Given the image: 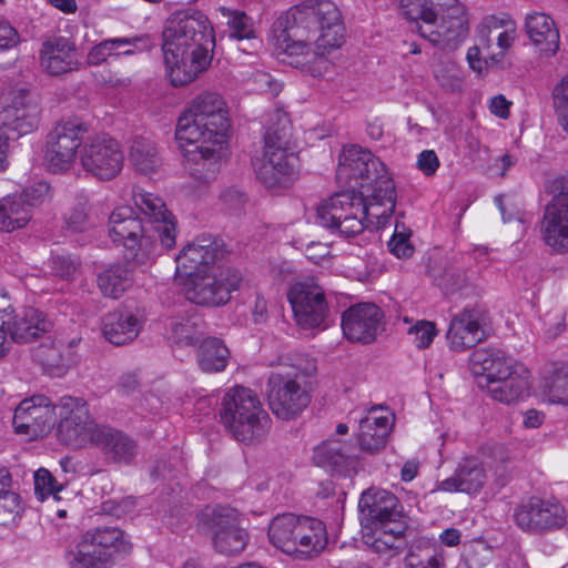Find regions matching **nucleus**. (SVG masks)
I'll return each mask as SVG.
<instances>
[{
    "label": "nucleus",
    "instance_id": "1",
    "mask_svg": "<svg viewBox=\"0 0 568 568\" xmlns=\"http://www.w3.org/2000/svg\"><path fill=\"white\" fill-rule=\"evenodd\" d=\"M162 37L164 65L174 87L186 85L207 70L212 62L215 37L203 12L186 9L172 13Z\"/></svg>",
    "mask_w": 568,
    "mask_h": 568
},
{
    "label": "nucleus",
    "instance_id": "2",
    "mask_svg": "<svg viewBox=\"0 0 568 568\" xmlns=\"http://www.w3.org/2000/svg\"><path fill=\"white\" fill-rule=\"evenodd\" d=\"M134 202L148 221L143 223L131 207H118L109 217V233L113 242L123 244L126 261L142 266L151 260L156 241L164 248L175 245L176 221L163 200L153 193L140 191L134 194Z\"/></svg>",
    "mask_w": 568,
    "mask_h": 568
},
{
    "label": "nucleus",
    "instance_id": "3",
    "mask_svg": "<svg viewBox=\"0 0 568 568\" xmlns=\"http://www.w3.org/2000/svg\"><path fill=\"white\" fill-rule=\"evenodd\" d=\"M276 47L285 53L335 49L344 39V24L336 4L329 0H308L287 10L273 24Z\"/></svg>",
    "mask_w": 568,
    "mask_h": 568
},
{
    "label": "nucleus",
    "instance_id": "4",
    "mask_svg": "<svg viewBox=\"0 0 568 568\" xmlns=\"http://www.w3.org/2000/svg\"><path fill=\"white\" fill-rule=\"evenodd\" d=\"M230 129L224 99L213 92L196 95L179 118L175 138L185 156L195 164H205L220 156Z\"/></svg>",
    "mask_w": 568,
    "mask_h": 568
},
{
    "label": "nucleus",
    "instance_id": "5",
    "mask_svg": "<svg viewBox=\"0 0 568 568\" xmlns=\"http://www.w3.org/2000/svg\"><path fill=\"white\" fill-rule=\"evenodd\" d=\"M404 17L416 22L419 34L442 49L454 50L467 38L468 14L458 0H400Z\"/></svg>",
    "mask_w": 568,
    "mask_h": 568
},
{
    "label": "nucleus",
    "instance_id": "6",
    "mask_svg": "<svg viewBox=\"0 0 568 568\" xmlns=\"http://www.w3.org/2000/svg\"><path fill=\"white\" fill-rule=\"evenodd\" d=\"M469 362L473 373L479 377V387L494 400L510 405L529 395L528 368L503 351L479 348L471 353Z\"/></svg>",
    "mask_w": 568,
    "mask_h": 568
},
{
    "label": "nucleus",
    "instance_id": "7",
    "mask_svg": "<svg viewBox=\"0 0 568 568\" xmlns=\"http://www.w3.org/2000/svg\"><path fill=\"white\" fill-rule=\"evenodd\" d=\"M315 371L313 361L297 358L292 365L281 366L271 373L267 379V399L277 418L293 419L308 406V378Z\"/></svg>",
    "mask_w": 568,
    "mask_h": 568
},
{
    "label": "nucleus",
    "instance_id": "8",
    "mask_svg": "<svg viewBox=\"0 0 568 568\" xmlns=\"http://www.w3.org/2000/svg\"><path fill=\"white\" fill-rule=\"evenodd\" d=\"M268 538L283 552L301 559L318 556L328 541L321 520L294 514L276 516L270 524Z\"/></svg>",
    "mask_w": 568,
    "mask_h": 568
},
{
    "label": "nucleus",
    "instance_id": "9",
    "mask_svg": "<svg viewBox=\"0 0 568 568\" xmlns=\"http://www.w3.org/2000/svg\"><path fill=\"white\" fill-rule=\"evenodd\" d=\"M131 547L123 530L95 527L71 540L63 559L68 568H109L118 554H126Z\"/></svg>",
    "mask_w": 568,
    "mask_h": 568
},
{
    "label": "nucleus",
    "instance_id": "10",
    "mask_svg": "<svg viewBox=\"0 0 568 568\" xmlns=\"http://www.w3.org/2000/svg\"><path fill=\"white\" fill-rule=\"evenodd\" d=\"M220 416L234 438L245 444L263 438L271 423L257 395L243 386H236L224 395Z\"/></svg>",
    "mask_w": 568,
    "mask_h": 568
},
{
    "label": "nucleus",
    "instance_id": "11",
    "mask_svg": "<svg viewBox=\"0 0 568 568\" xmlns=\"http://www.w3.org/2000/svg\"><path fill=\"white\" fill-rule=\"evenodd\" d=\"M240 513L230 506H206L197 514V528L211 536L213 548L224 556L242 552L250 539Z\"/></svg>",
    "mask_w": 568,
    "mask_h": 568
},
{
    "label": "nucleus",
    "instance_id": "12",
    "mask_svg": "<svg viewBox=\"0 0 568 568\" xmlns=\"http://www.w3.org/2000/svg\"><path fill=\"white\" fill-rule=\"evenodd\" d=\"M363 191H343L323 201L316 209V223L344 236H355L365 230Z\"/></svg>",
    "mask_w": 568,
    "mask_h": 568
},
{
    "label": "nucleus",
    "instance_id": "13",
    "mask_svg": "<svg viewBox=\"0 0 568 568\" xmlns=\"http://www.w3.org/2000/svg\"><path fill=\"white\" fill-rule=\"evenodd\" d=\"M88 133V124L80 119L58 122L47 138L44 159L49 170L54 173L69 171L75 160H80Z\"/></svg>",
    "mask_w": 568,
    "mask_h": 568
},
{
    "label": "nucleus",
    "instance_id": "14",
    "mask_svg": "<svg viewBox=\"0 0 568 568\" xmlns=\"http://www.w3.org/2000/svg\"><path fill=\"white\" fill-rule=\"evenodd\" d=\"M242 275L232 268H213L187 277L186 298L199 305L220 306L226 304L232 292L239 290Z\"/></svg>",
    "mask_w": 568,
    "mask_h": 568
},
{
    "label": "nucleus",
    "instance_id": "15",
    "mask_svg": "<svg viewBox=\"0 0 568 568\" xmlns=\"http://www.w3.org/2000/svg\"><path fill=\"white\" fill-rule=\"evenodd\" d=\"M547 189L554 196L544 209L541 239L554 253L565 254L568 253V178L554 179Z\"/></svg>",
    "mask_w": 568,
    "mask_h": 568
},
{
    "label": "nucleus",
    "instance_id": "16",
    "mask_svg": "<svg viewBox=\"0 0 568 568\" xmlns=\"http://www.w3.org/2000/svg\"><path fill=\"white\" fill-rule=\"evenodd\" d=\"M57 436L63 444L80 448L92 444L101 426L91 419L82 398L63 397L58 405Z\"/></svg>",
    "mask_w": 568,
    "mask_h": 568
},
{
    "label": "nucleus",
    "instance_id": "17",
    "mask_svg": "<svg viewBox=\"0 0 568 568\" xmlns=\"http://www.w3.org/2000/svg\"><path fill=\"white\" fill-rule=\"evenodd\" d=\"M384 176H389L385 165L368 150L352 145L339 155L336 178L348 183L353 190L365 191L364 184L378 185Z\"/></svg>",
    "mask_w": 568,
    "mask_h": 568
},
{
    "label": "nucleus",
    "instance_id": "18",
    "mask_svg": "<svg viewBox=\"0 0 568 568\" xmlns=\"http://www.w3.org/2000/svg\"><path fill=\"white\" fill-rule=\"evenodd\" d=\"M123 152L108 134H89L80 151L81 166L100 180L115 178L123 166Z\"/></svg>",
    "mask_w": 568,
    "mask_h": 568
},
{
    "label": "nucleus",
    "instance_id": "19",
    "mask_svg": "<svg viewBox=\"0 0 568 568\" xmlns=\"http://www.w3.org/2000/svg\"><path fill=\"white\" fill-rule=\"evenodd\" d=\"M287 298L294 320L303 329L324 328L328 313L324 290L313 280L293 284Z\"/></svg>",
    "mask_w": 568,
    "mask_h": 568
},
{
    "label": "nucleus",
    "instance_id": "20",
    "mask_svg": "<svg viewBox=\"0 0 568 568\" xmlns=\"http://www.w3.org/2000/svg\"><path fill=\"white\" fill-rule=\"evenodd\" d=\"M58 405L44 395L22 399L14 409L12 425L19 435L38 438L48 434L57 419Z\"/></svg>",
    "mask_w": 568,
    "mask_h": 568
},
{
    "label": "nucleus",
    "instance_id": "21",
    "mask_svg": "<svg viewBox=\"0 0 568 568\" xmlns=\"http://www.w3.org/2000/svg\"><path fill=\"white\" fill-rule=\"evenodd\" d=\"M566 510L559 503L531 497L520 504L514 513L519 528L529 532L560 529L566 524Z\"/></svg>",
    "mask_w": 568,
    "mask_h": 568
},
{
    "label": "nucleus",
    "instance_id": "22",
    "mask_svg": "<svg viewBox=\"0 0 568 568\" xmlns=\"http://www.w3.org/2000/svg\"><path fill=\"white\" fill-rule=\"evenodd\" d=\"M361 524L366 528L403 520L397 497L384 489H367L358 501Z\"/></svg>",
    "mask_w": 568,
    "mask_h": 568
},
{
    "label": "nucleus",
    "instance_id": "23",
    "mask_svg": "<svg viewBox=\"0 0 568 568\" xmlns=\"http://www.w3.org/2000/svg\"><path fill=\"white\" fill-rule=\"evenodd\" d=\"M488 314L481 307L465 308L455 315L449 324L447 341L453 351L471 348L481 342L486 334Z\"/></svg>",
    "mask_w": 568,
    "mask_h": 568
},
{
    "label": "nucleus",
    "instance_id": "24",
    "mask_svg": "<svg viewBox=\"0 0 568 568\" xmlns=\"http://www.w3.org/2000/svg\"><path fill=\"white\" fill-rule=\"evenodd\" d=\"M256 178L271 191L284 190L291 186L298 173V156L296 153H263L255 166Z\"/></svg>",
    "mask_w": 568,
    "mask_h": 568
},
{
    "label": "nucleus",
    "instance_id": "25",
    "mask_svg": "<svg viewBox=\"0 0 568 568\" xmlns=\"http://www.w3.org/2000/svg\"><path fill=\"white\" fill-rule=\"evenodd\" d=\"M382 310L372 303H362L349 307L342 317L344 335L353 342H373L382 323Z\"/></svg>",
    "mask_w": 568,
    "mask_h": 568
},
{
    "label": "nucleus",
    "instance_id": "26",
    "mask_svg": "<svg viewBox=\"0 0 568 568\" xmlns=\"http://www.w3.org/2000/svg\"><path fill=\"white\" fill-rule=\"evenodd\" d=\"M365 229L383 227L390 219L396 203L395 184L390 176H384L378 185H365Z\"/></svg>",
    "mask_w": 568,
    "mask_h": 568
},
{
    "label": "nucleus",
    "instance_id": "27",
    "mask_svg": "<svg viewBox=\"0 0 568 568\" xmlns=\"http://www.w3.org/2000/svg\"><path fill=\"white\" fill-rule=\"evenodd\" d=\"M221 245L211 237H201L185 245L176 256V271L186 277L197 272L213 270L212 265L222 256Z\"/></svg>",
    "mask_w": 568,
    "mask_h": 568
},
{
    "label": "nucleus",
    "instance_id": "28",
    "mask_svg": "<svg viewBox=\"0 0 568 568\" xmlns=\"http://www.w3.org/2000/svg\"><path fill=\"white\" fill-rule=\"evenodd\" d=\"M38 123V104L24 92L16 95L12 102L0 111V128L7 133H17V136L32 132Z\"/></svg>",
    "mask_w": 568,
    "mask_h": 568
},
{
    "label": "nucleus",
    "instance_id": "29",
    "mask_svg": "<svg viewBox=\"0 0 568 568\" xmlns=\"http://www.w3.org/2000/svg\"><path fill=\"white\" fill-rule=\"evenodd\" d=\"M92 445L100 449L105 460L119 465H131L139 454V446L133 437L109 426H101Z\"/></svg>",
    "mask_w": 568,
    "mask_h": 568
},
{
    "label": "nucleus",
    "instance_id": "30",
    "mask_svg": "<svg viewBox=\"0 0 568 568\" xmlns=\"http://www.w3.org/2000/svg\"><path fill=\"white\" fill-rule=\"evenodd\" d=\"M40 63L47 73L54 77L77 71L81 65L74 44L63 37L50 39L42 44Z\"/></svg>",
    "mask_w": 568,
    "mask_h": 568
},
{
    "label": "nucleus",
    "instance_id": "31",
    "mask_svg": "<svg viewBox=\"0 0 568 568\" xmlns=\"http://www.w3.org/2000/svg\"><path fill=\"white\" fill-rule=\"evenodd\" d=\"M486 479L481 462L475 457H466L458 463L453 476L436 484L435 490L476 494L484 487Z\"/></svg>",
    "mask_w": 568,
    "mask_h": 568
},
{
    "label": "nucleus",
    "instance_id": "32",
    "mask_svg": "<svg viewBox=\"0 0 568 568\" xmlns=\"http://www.w3.org/2000/svg\"><path fill=\"white\" fill-rule=\"evenodd\" d=\"M53 323L47 315L33 307L24 308L8 323V331L12 341L29 343L50 334Z\"/></svg>",
    "mask_w": 568,
    "mask_h": 568
},
{
    "label": "nucleus",
    "instance_id": "33",
    "mask_svg": "<svg viewBox=\"0 0 568 568\" xmlns=\"http://www.w3.org/2000/svg\"><path fill=\"white\" fill-rule=\"evenodd\" d=\"M525 30L540 54L552 55L559 48V31L552 18L544 12L527 14Z\"/></svg>",
    "mask_w": 568,
    "mask_h": 568
},
{
    "label": "nucleus",
    "instance_id": "34",
    "mask_svg": "<svg viewBox=\"0 0 568 568\" xmlns=\"http://www.w3.org/2000/svg\"><path fill=\"white\" fill-rule=\"evenodd\" d=\"M141 328L140 320L129 311H114L103 318L102 333L106 341L114 345L131 343Z\"/></svg>",
    "mask_w": 568,
    "mask_h": 568
},
{
    "label": "nucleus",
    "instance_id": "35",
    "mask_svg": "<svg viewBox=\"0 0 568 568\" xmlns=\"http://www.w3.org/2000/svg\"><path fill=\"white\" fill-rule=\"evenodd\" d=\"M376 409L359 420L358 443L363 450L374 454L385 447L393 422L388 415L377 416Z\"/></svg>",
    "mask_w": 568,
    "mask_h": 568
},
{
    "label": "nucleus",
    "instance_id": "36",
    "mask_svg": "<svg viewBox=\"0 0 568 568\" xmlns=\"http://www.w3.org/2000/svg\"><path fill=\"white\" fill-rule=\"evenodd\" d=\"M445 551L430 539L419 537L412 540L405 556L406 568H444Z\"/></svg>",
    "mask_w": 568,
    "mask_h": 568
},
{
    "label": "nucleus",
    "instance_id": "37",
    "mask_svg": "<svg viewBox=\"0 0 568 568\" xmlns=\"http://www.w3.org/2000/svg\"><path fill=\"white\" fill-rule=\"evenodd\" d=\"M371 536H367V544L376 552L393 551L398 554L406 546L404 532L406 530V524L404 520L384 524L376 527L368 528Z\"/></svg>",
    "mask_w": 568,
    "mask_h": 568
},
{
    "label": "nucleus",
    "instance_id": "38",
    "mask_svg": "<svg viewBox=\"0 0 568 568\" xmlns=\"http://www.w3.org/2000/svg\"><path fill=\"white\" fill-rule=\"evenodd\" d=\"M291 136L290 119L284 113L275 112L266 126L263 153H295L290 146Z\"/></svg>",
    "mask_w": 568,
    "mask_h": 568
},
{
    "label": "nucleus",
    "instance_id": "39",
    "mask_svg": "<svg viewBox=\"0 0 568 568\" xmlns=\"http://www.w3.org/2000/svg\"><path fill=\"white\" fill-rule=\"evenodd\" d=\"M229 348L216 337L205 338L199 348V365L206 373L224 371L229 363Z\"/></svg>",
    "mask_w": 568,
    "mask_h": 568
},
{
    "label": "nucleus",
    "instance_id": "40",
    "mask_svg": "<svg viewBox=\"0 0 568 568\" xmlns=\"http://www.w3.org/2000/svg\"><path fill=\"white\" fill-rule=\"evenodd\" d=\"M43 338L44 341L34 351L33 357L50 373L57 371L60 374L69 365L70 354L64 352V344L55 343L50 334Z\"/></svg>",
    "mask_w": 568,
    "mask_h": 568
},
{
    "label": "nucleus",
    "instance_id": "41",
    "mask_svg": "<svg viewBox=\"0 0 568 568\" xmlns=\"http://www.w3.org/2000/svg\"><path fill=\"white\" fill-rule=\"evenodd\" d=\"M129 159L136 171L149 174L161 165V159L153 141L138 136L132 141Z\"/></svg>",
    "mask_w": 568,
    "mask_h": 568
},
{
    "label": "nucleus",
    "instance_id": "42",
    "mask_svg": "<svg viewBox=\"0 0 568 568\" xmlns=\"http://www.w3.org/2000/svg\"><path fill=\"white\" fill-rule=\"evenodd\" d=\"M131 285L130 271L121 264L110 266L98 276V286L108 297L119 298Z\"/></svg>",
    "mask_w": 568,
    "mask_h": 568
},
{
    "label": "nucleus",
    "instance_id": "43",
    "mask_svg": "<svg viewBox=\"0 0 568 568\" xmlns=\"http://www.w3.org/2000/svg\"><path fill=\"white\" fill-rule=\"evenodd\" d=\"M31 219L29 206L18 196L0 201V231L12 232L23 227Z\"/></svg>",
    "mask_w": 568,
    "mask_h": 568
},
{
    "label": "nucleus",
    "instance_id": "44",
    "mask_svg": "<svg viewBox=\"0 0 568 568\" xmlns=\"http://www.w3.org/2000/svg\"><path fill=\"white\" fill-rule=\"evenodd\" d=\"M349 456L348 445L328 439L315 448L313 459L318 466L336 468L347 465Z\"/></svg>",
    "mask_w": 568,
    "mask_h": 568
},
{
    "label": "nucleus",
    "instance_id": "45",
    "mask_svg": "<svg viewBox=\"0 0 568 568\" xmlns=\"http://www.w3.org/2000/svg\"><path fill=\"white\" fill-rule=\"evenodd\" d=\"M219 11L226 20L225 23L229 28L230 37L236 40L254 39L255 29L254 22L244 11L220 7Z\"/></svg>",
    "mask_w": 568,
    "mask_h": 568
},
{
    "label": "nucleus",
    "instance_id": "46",
    "mask_svg": "<svg viewBox=\"0 0 568 568\" xmlns=\"http://www.w3.org/2000/svg\"><path fill=\"white\" fill-rule=\"evenodd\" d=\"M136 41H139L138 38H113L104 40L90 50L88 54L89 63L97 65L112 55H131L134 53L133 49L118 51L119 47H131L134 45Z\"/></svg>",
    "mask_w": 568,
    "mask_h": 568
},
{
    "label": "nucleus",
    "instance_id": "47",
    "mask_svg": "<svg viewBox=\"0 0 568 568\" xmlns=\"http://www.w3.org/2000/svg\"><path fill=\"white\" fill-rule=\"evenodd\" d=\"M434 74L440 87L447 91L460 92L464 88L463 72L453 61L437 64Z\"/></svg>",
    "mask_w": 568,
    "mask_h": 568
},
{
    "label": "nucleus",
    "instance_id": "48",
    "mask_svg": "<svg viewBox=\"0 0 568 568\" xmlns=\"http://www.w3.org/2000/svg\"><path fill=\"white\" fill-rule=\"evenodd\" d=\"M547 396L554 404L568 405V365L555 369L547 386Z\"/></svg>",
    "mask_w": 568,
    "mask_h": 568
},
{
    "label": "nucleus",
    "instance_id": "49",
    "mask_svg": "<svg viewBox=\"0 0 568 568\" xmlns=\"http://www.w3.org/2000/svg\"><path fill=\"white\" fill-rule=\"evenodd\" d=\"M62 489L63 485L58 484L57 479L48 469L40 468L34 473V491L40 500H44L50 495H52L55 500H59V493Z\"/></svg>",
    "mask_w": 568,
    "mask_h": 568
},
{
    "label": "nucleus",
    "instance_id": "50",
    "mask_svg": "<svg viewBox=\"0 0 568 568\" xmlns=\"http://www.w3.org/2000/svg\"><path fill=\"white\" fill-rule=\"evenodd\" d=\"M51 197V187L48 182L39 181L23 190V192L18 195L19 200L31 207L40 206Z\"/></svg>",
    "mask_w": 568,
    "mask_h": 568
},
{
    "label": "nucleus",
    "instance_id": "51",
    "mask_svg": "<svg viewBox=\"0 0 568 568\" xmlns=\"http://www.w3.org/2000/svg\"><path fill=\"white\" fill-rule=\"evenodd\" d=\"M409 232L405 227L404 224L396 223L395 232L388 242V247L390 252L397 257L406 258L413 255L414 247L408 241Z\"/></svg>",
    "mask_w": 568,
    "mask_h": 568
},
{
    "label": "nucleus",
    "instance_id": "52",
    "mask_svg": "<svg viewBox=\"0 0 568 568\" xmlns=\"http://www.w3.org/2000/svg\"><path fill=\"white\" fill-rule=\"evenodd\" d=\"M408 334L414 336V344L417 348L422 349L427 348L432 344L437 335V329L435 324L429 321H418L409 328Z\"/></svg>",
    "mask_w": 568,
    "mask_h": 568
},
{
    "label": "nucleus",
    "instance_id": "53",
    "mask_svg": "<svg viewBox=\"0 0 568 568\" xmlns=\"http://www.w3.org/2000/svg\"><path fill=\"white\" fill-rule=\"evenodd\" d=\"M136 501L133 497L109 499L102 504V510L116 518L123 517L134 510Z\"/></svg>",
    "mask_w": 568,
    "mask_h": 568
},
{
    "label": "nucleus",
    "instance_id": "54",
    "mask_svg": "<svg viewBox=\"0 0 568 568\" xmlns=\"http://www.w3.org/2000/svg\"><path fill=\"white\" fill-rule=\"evenodd\" d=\"M67 229L72 232H83L89 226L87 205L78 204L65 217Z\"/></svg>",
    "mask_w": 568,
    "mask_h": 568
},
{
    "label": "nucleus",
    "instance_id": "55",
    "mask_svg": "<svg viewBox=\"0 0 568 568\" xmlns=\"http://www.w3.org/2000/svg\"><path fill=\"white\" fill-rule=\"evenodd\" d=\"M19 41L18 31L7 20L0 18V53L12 49Z\"/></svg>",
    "mask_w": 568,
    "mask_h": 568
},
{
    "label": "nucleus",
    "instance_id": "56",
    "mask_svg": "<svg viewBox=\"0 0 568 568\" xmlns=\"http://www.w3.org/2000/svg\"><path fill=\"white\" fill-rule=\"evenodd\" d=\"M195 322L187 320L186 322H175L172 324V332L178 342L185 344H193L197 341L196 332L194 329Z\"/></svg>",
    "mask_w": 568,
    "mask_h": 568
},
{
    "label": "nucleus",
    "instance_id": "57",
    "mask_svg": "<svg viewBox=\"0 0 568 568\" xmlns=\"http://www.w3.org/2000/svg\"><path fill=\"white\" fill-rule=\"evenodd\" d=\"M554 106L557 114L568 113V75L552 91Z\"/></svg>",
    "mask_w": 568,
    "mask_h": 568
},
{
    "label": "nucleus",
    "instance_id": "58",
    "mask_svg": "<svg viewBox=\"0 0 568 568\" xmlns=\"http://www.w3.org/2000/svg\"><path fill=\"white\" fill-rule=\"evenodd\" d=\"M417 168L427 176L434 175L439 168V160L435 151H422L417 156Z\"/></svg>",
    "mask_w": 568,
    "mask_h": 568
},
{
    "label": "nucleus",
    "instance_id": "59",
    "mask_svg": "<svg viewBox=\"0 0 568 568\" xmlns=\"http://www.w3.org/2000/svg\"><path fill=\"white\" fill-rule=\"evenodd\" d=\"M220 200L230 210H239L246 202V196L242 191L234 187H230L221 193Z\"/></svg>",
    "mask_w": 568,
    "mask_h": 568
},
{
    "label": "nucleus",
    "instance_id": "60",
    "mask_svg": "<svg viewBox=\"0 0 568 568\" xmlns=\"http://www.w3.org/2000/svg\"><path fill=\"white\" fill-rule=\"evenodd\" d=\"M52 264L57 274L64 278H69L77 270L74 262L65 256L53 257Z\"/></svg>",
    "mask_w": 568,
    "mask_h": 568
},
{
    "label": "nucleus",
    "instance_id": "61",
    "mask_svg": "<svg viewBox=\"0 0 568 568\" xmlns=\"http://www.w3.org/2000/svg\"><path fill=\"white\" fill-rule=\"evenodd\" d=\"M510 102L501 94L490 100L489 110L493 114L500 119H507L509 115Z\"/></svg>",
    "mask_w": 568,
    "mask_h": 568
},
{
    "label": "nucleus",
    "instance_id": "62",
    "mask_svg": "<svg viewBox=\"0 0 568 568\" xmlns=\"http://www.w3.org/2000/svg\"><path fill=\"white\" fill-rule=\"evenodd\" d=\"M162 406H163L162 400L154 393L145 394L140 403L141 409L151 415L160 414Z\"/></svg>",
    "mask_w": 568,
    "mask_h": 568
},
{
    "label": "nucleus",
    "instance_id": "63",
    "mask_svg": "<svg viewBox=\"0 0 568 568\" xmlns=\"http://www.w3.org/2000/svg\"><path fill=\"white\" fill-rule=\"evenodd\" d=\"M462 532L456 528H447L439 535V540L444 546L456 547L460 544Z\"/></svg>",
    "mask_w": 568,
    "mask_h": 568
},
{
    "label": "nucleus",
    "instance_id": "64",
    "mask_svg": "<svg viewBox=\"0 0 568 568\" xmlns=\"http://www.w3.org/2000/svg\"><path fill=\"white\" fill-rule=\"evenodd\" d=\"M544 419L545 415L541 412L531 408L524 414L523 423L526 428H538L544 423Z\"/></svg>",
    "mask_w": 568,
    "mask_h": 568
}]
</instances>
